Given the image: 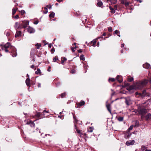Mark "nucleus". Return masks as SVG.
<instances>
[{
  "mask_svg": "<svg viewBox=\"0 0 151 151\" xmlns=\"http://www.w3.org/2000/svg\"><path fill=\"white\" fill-rule=\"evenodd\" d=\"M123 117H119L118 118V120L119 121L122 122L123 120Z\"/></svg>",
  "mask_w": 151,
  "mask_h": 151,
  "instance_id": "393cba45",
  "label": "nucleus"
},
{
  "mask_svg": "<svg viewBox=\"0 0 151 151\" xmlns=\"http://www.w3.org/2000/svg\"><path fill=\"white\" fill-rule=\"evenodd\" d=\"M37 86L39 88L40 87H41V84L40 83H38Z\"/></svg>",
  "mask_w": 151,
  "mask_h": 151,
  "instance_id": "3c124183",
  "label": "nucleus"
},
{
  "mask_svg": "<svg viewBox=\"0 0 151 151\" xmlns=\"http://www.w3.org/2000/svg\"><path fill=\"white\" fill-rule=\"evenodd\" d=\"M97 5L99 7H101L102 6L103 3L101 1H99L97 3Z\"/></svg>",
  "mask_w": 151,
  "mask_h": 151,
  "instance_id": "412c9836",
  "label": "nucleus"
},
{
  "mask_svg": "<svg viewBox=\"0 0 151 151\" xmlns=\"http://www.w3.org/2000/svg\"><path fill=\"white\" fill-rule=\"evenodd\" d=\"M109 1L111 4H114L117 2V0H107Z\"/></svg>",
  "mask_w": 151,
  "mask_h": 151,
  "instance_id": "a211bd4d",
  "label": "nucleus"
},
{
  "mask_svg": "<svg viewBox=\"0 0 151 151\" xmlns=\"http://www.w3.org/2000/svg\"><path fill=\"white\" fill-rule=\"evenodd\" d=\"M17 10L15 9H12V14L13 15H14L16 13V12Z\"/></svg>",
  "mask_w": 151,
  "mask_h": 151,
  "instance_id": "72a5a7b5",
  "label": "nucleus"
},
{
  "mask_svg": "<svg viewBox=\"0 0 151 151\" xmlns=\"http://www.w3.org/2000/svg\"><path fill=\"white\" fill-rule=\"evenodd\" d=\"M13 48V50L11 52L12 54V56L13 57H16L17 55V53L16 52V50L15 48L14 47Z\"/></svg>",
  "mask_w": 151,
  "mask_h": 151,
  "instance_id": "39448f33",
  "label": "nucleus"
},
{
  "mask_svg": "<svg viewBox=\"0 0 151 151\" xmlns=\"http://www.w3.org/2000/svg\"><path fill=\"white\" fill-rule=\"evenodd\" d=\"M134 80V78L133 77H131L128 79V81L129 82H132Z\"/></svg>",
  "mask_w": 151,
  "mask_h": 151,
  "instance_id": "f704fd0d",
  "label": "nucleus"
},
{
  "mask_svg": "<svg viewBox=\"0 0 151 151\" xmlns=\"http://www.w3.org/2000/svg\"><path fill=\"white\" fill-rule=\"evenodd\" d=\"M72 114H73V119H74V122H75L77 123L78 121L77 120L76 116L74 115L73 114V113H72Z\"/></svg>",
  "mask_w": 151,
  "mask_h": 151,
  "instance_id": "cd10ccee",
  "label": "nucleus"
},
{
  "mask_svg": "<svg viewBox=\"0 0 151 151\" xmlns=\"http://www.w3.org/2000/svg\"><path fill=\"white\" fill-rule=\"evenodd\" d=\"M20 26L19 23H18V22H16L15 23V24L14 26V27L15 29L16 30H17L19 28H20Z\"/></svg>",
  "mask_w": 151,
  "mask_h": 151,
  "instance_id": "6e6552de",
  "label": "nucleus"
},
{
  "mask_svg": "<svg viewBox=\"0 0 151 151\" xmlns=\"http://www.w3.org/2000/svg\"><path fill=\"white\" fill-rule=\"evenodd\" d=\"M108 30L109 32H112V29L111 27H110L108 28Z\"/></svg>",
  "mask_w": 151,
  "mask_h": 151,
  "instance_id": "a19ab883",
  "label": "nucleus"
},
{
  "mask_svg": "<svg viewBox=\"0 0 151 151\" xmlns=\"http://www.w3.org/2000/svg\"><path fill=\"white\" fill-rule=\"evenodd\" d=\"M129 4L130 3L129 2L127 1L126 0L125 3V4L124 5L126 6L127 7L129 5Z\"/></svg>",
  "mask_w": 151,
  "mask_h": 151,
  "instance_id": "c756f323",
  "label": "nucleus"
},
{
  "mask_svg": "<svg viewBox=\"0 0 151 151\" xmlns=\"http://www.w3.org/2000/svg\"><path fill=\"white\" fill-rule=\"evenodd\" d=\"M34 52H32L31 51V53H30V56L31 57H32L33 56H34Z\"/></svg>",
  "mask_w": 151,
  "mask_h": 151,
  "instance_id": "c03bdc74",
  "label": "nucleus"
},
{
  "mask_svg": "<svg viewBox=\"0 0 151 151\" xmlns=\"http://www.w3.org/2000/svg\"><path fill=\"white\" fill-rule=\"evenodd\" d=\"M100 38H102V39H104V40H105V38L104 39L103 37H98L97 38V39H100Z\"/></svg>",
  "mask_w": 151,
  "mask_h": 151,
  "instance_id": "603ef678",
  "label": "nucleus"
},
{
  "mask_svg": "<svg viewBox=\"0 0 151 151\" xmlns=\"http://www.w3.org/2000/svg\"><path fill=\"white\" fill-rule=\"evenodd\" d=\"M48 12V10H46L45 12H44L43 13L45 14H46Z\"/></svg>",
  "mask_w": 151,
  "mask_h": 151,
  "instance_id": "5fc2aeb1",
  "label": "nucleus"
},
{
  "mask_svg": "<svg viewBox=\"0 0 151 151\" xmlns=\"http://www.w3.org/2000/svg\"><path fill=\"white\" fill-rule=\"evenodd\" d=\"M139 93H138V92H137L135 93V94L136 95H139Z\"/></svg>",
  "mask_w": 151,
  "mask_h": 151,
  "instance_id": "bf43d9fd",
  "label": "nucleus"
},
{
  "mask_svg": "<svg viewBox=\"0 0 151 151\" xmlns=\"http://www.w3.org/2000/svg\"><path fill=\"white\" fill-rule=\"evenodd\" d=\"M138 111L140 114L142 118L144 117L145 114L147 112V110L146 109L139 107L138 109Z\"/></svg>",
  "mask_w": 151,
  "mask_h": 151,
  "instance_id": "f03ea898",
  "label": "nucleus"
},
{
  "mask_svg": "<svg viewBox=\"0 0 151 151\" xmlns=\"http://www.w3.org/2000/svg\"><path fill=\"white\" fill-rule=\"evenodd\" d=\"M77 132L79 134H80L81 133V131L80 130H77Z\"/></svg>",
  "mask_w": 151,
  "mask_h": 151,
  "instance_id": "4d7b16f0",
  "label": "nucleus"
},
{
  "mask_svg": "<svg viewBox=\"0 0 151 151\" xmlns=\"http://www.w3.org/2000/svg\"><path fill=\"white\" fill-rule=\"evenodd\" d=\"M10 45V43L9 42H7L4 45V47L5 49H7L9 48Z\"/></svg>",
  "mask_w": 151,
  "mask_h": 151,
  "instance_id": "6ab92c4d",
  "label": "nucleus"
},
{
  "mask_svg": "<svg viewBox=\"0 0 151 151\" xmlns=\"http://www.w3.org/2000/svg\"><path fill=\"white\" fill-rule=\"evenodd\" d=\"M143 67L146 69H148L150 68V65L148 63H146L143 65Z\"/></svg>",
  "mask_w": 151,
  "mask_h": 151,
  "instance_id": "1a4fd4ad",
  "label": "nucleus"
},
{
  "mask_svg": "<svg viewBox=\"0 0 151 151\" xmlns=\"http://www.w3.org/2000/svg\"><path fill=\"white\" fill-rule=\"evenodd\" d=\"M124 46V44H122L121 45V47H123Z\"/></svg>",
  "mask_w": 151,
  "mask_h": 151,
  "instance_id": "0e129e2a",
  "label": "nucleus"
},
{
  "mask_svg": "<svg viewBox=\"0 0 151 151\" xmlns=\"http://www.w3.org/2000/svg\"><path fill=\"white\" fill-rule=\"evenodd\" d=\"M109 8L111 10V12L113 13H114L115 12V11L114 9L113 8H112L111 7V6H110L109 7Z\"/></svg>",
  "mask_w": 151,
  "mask_h": 151,
  "instance_id": "5701e85b",
  "label": "nucleus"
},
{
  "mask_svg": "<svg viewBox=\"0 0 151 151\" xmlns=\"http://www.w3.org/2000/svg\"><path fill=\"white\" fill-rule=\"evenodd\" d=\"M36 116L37 117H39L40 116V113H37L36 114Z\"/></svg>",
  "mask_w": 151,
  "mask_h": 151,
  "instance_id": "ea45409f",
  "label": "nucleus"
},
{
  "mask_svg": "<svg viewBox=\"0 0 151 151\" xmlns=\"http://www.w3.org/2000/svg\"><path fill=\"white\" fill-rule=\"evenodd\" d=\"M25 82L27 86H29L30 85V79L29 78H27Z\"/></svg>",
  "mask_w": 151,
  "mask_h": 151,
  "instance_id": "2eb2a0df",
  "label": "nucleus"
},
{
  "mask_svg": "<svg viewBox=\"0 0 151 151\" xmlns=\"http://www.w3.org/2000/svg\"><path fill=\"white\" fill-rule=\"evenodd\" d=\"M133 127V126L132 125L130 127L128 128V130H132Z\"/></svg>",
  "mask_w": 151,
  "mask_h": 151,
  "instance_id": "58836bf2",
  "label": "nucleus"
},
{
  "mask_svg": "<svg viewBox=\"0 0 151 151\" xmlns=\"http://www.w3.org/2000/svg\"><path fill=\"white\" fill-rule=\"evenodd\" d=\"M131 133L129 132L126 133L124 136V137L125 138H128L131 135Z\"/></svg>",
  "mask_w": 151,
  "mask_h": 151,
  "instance_id": "4468645a",
  "label": "nucleus"
},
{
  "mask_svg": "<svg viewBox=\"0 0 151 151\" xmlns=\"http://www.w3.org/2000/svg\"><path fill=\"white\" fill-rule=\"evenodd\" d=\"M30 126L31 127H34L35 126V124L33 122L30 121Z\"/></svg>",
  "mask_w": 151,
  "mask_h": 151,
  "instance_id": "a878e982",
  "label": "nucleus"
},
{
  "mask_svg": "<svg viewBox=\"0 0 151 151\" xmlns=\"http://www.w3.org/2000/svg\"><path fill=\"white\" fill-rule=\"evenodd\" d=\"M70 72L72 73H76V70L74 69H72L71 70Z\"/></svg>",
  "mask_w": 151,
  "mask_h": 151,
  "instance_id": "79ce46f5",
  "label": "nucleus"
},
{
  "mask_svg": "<svg viewBox=\"0 0 151 151\" xmlns=\"http://www.w3.org/2000/svg\"><path fill=\"white\" fill-rule=\"evenodd\" d=\"M125 102L127 105L129 106L131 104L132 102L130 97H127L125 98Z\"/></svg>",
  "mask_w": 151,
  "mask_h": 151,
  "instance_id": "7ed1b4c3",
  "label": "nucleus"
},
{
  "mask_svg": "<svg viewBox=\"0 0 151 151\" xmlns=\"http://www.w3.org/2000/svg\"><path fill=\"white\" fill-rule=\"evenodd\" d=\"M96 42V40H93L90 43L91 45L92 46L95 47Z\"/></svg>",
  "mask_w": 151,
  "mask_h": 151,
  "instance_id": "ddd939ff",
  "label": "nucleus"
},
{
  "mask_svg": "<svg viewBox=\"0 0 151 151\" xmlns=\"http://www.w3.org/2000/svg\"><path fill=\"white\" fill-rule=\"evenodd\" d=\"M22 32L20 31H17L15 35V37H17L20 36L21 35Z\"/></svg>",
  "mask_w": 151,
  "mask_h": 151,
  "instance_id": "9b49d317",
  "label": "nucleus"
},
{
  "mask_svg": "<svg viewBox=\"0 0 151 151\" xmlns=\"http://www.w3.org/2000/svg\"><path fill=\"white\" fill-rule=\"evenodd\" d=\"M66 93L65 92L62 93L60 95L61 97L62 98H64L66 95Z\"/></svg>",
  "mask_w": 151,
  "mask_h": 151,
  "instance_id": "c85d7f7f",
  "label": "nucleus"
},
{
  "mask_svg": "<svg viewBox=\"0 0 151 151\" xmlns=\"http://www.w3.org/2000/svg\"><path fill=\"white\" fill-rule=\"evenodd\" d=\"M5 51L6 52H8V50L7 49H5Z\"/></svg>",
  "mask_w": 151,
  "mask_h": 151,
  "instance_id": "774afa93",
  "label": "nucleus"
},
{
  "mask_svg": "<svg viewBox=\"0 0 151 151\" xmlns=\"http://www.w3.org/2000/svg\"><path fill=\"white\" fill-rule=\"evenodd\" d=\"M6 35L7 36H8L10 34L9 32H7L6 33Z\"/></svg>",
  "mask_w": 151,
  "mask_h": 151,
  "instance_id": "864d4df0",
  "label": "nucleus"
},
{
  "mask_svg": "<svg viewBox=\"0 0 151 151\" xmlns=\"http://www.w3.org/2000/svg\"><path fill=\"white\" fill-rule=\"evenodd\" d=\"M54 51H55L54 48H52L51 50V52L52 53V54L53 53Z\"/></svg>",
  "mask_w": 151,
  "mask_h": 151,
  "instance_id": "a18cd8bd",
  "label": "nucleus"
},
{
  "mask_svg": "<svg viewBox=\"0 0 151 151\" xmlns=\"http://www.w3.org/2000/svg\"><path fill=\"white\" fill-rule=\"evenodd\" d=\"M115 79L114 78H109V81H111L112 82H114L115 81Z\"/></svg>",
  "mask_w": 151,
  "mask_h": 151,
  "instance_id": "e433bc0d",
  "label": "nucleus"
},
{
  "mask_svg": "<svg viewBox=\"0 0 151 151\" xmlns=\"http://www.w3.org/2000/svg\"><path fill=\"white\" fill-rule=\"evenodd\" d=\"M146 91L145 90H144L142 93H139V96H141V97H143L146 94Z\"/></svg>",
  "mask_w": 151,
  "mask_h": 151,
  "instance_id": "dca6fc26",
  "label": "nucleus"
},
{
  "mask_svg": "<svg viewBox=\"0 0 151 151\" xmlns=\"http://www.w3.org/2000/svg\"><path fill=\"white\" fill-rule=\"evenodd\" d=\"M52 45L51 44H49L48 45V47L50 48H51L52 47Z\"/></svg>",
  "mask_w": 151,
  "mask_h": 151,
  "instance_id": "6e6d98bb",
  "label": "nucleus"
},
{
  "mask_svg": "<svg viewBox=\"0 0 151 151\" xmlns=\"http://www.w3.org/2000/svg\"><path fill=\"white\" fill-rule=\"evenodd\" d=\"M106 108L108 111L109 112L110 114H111V105L110 104H108L106 105Z\"/></svg>",
  "mask_w": 151,
  "mask_h": 151,
  "instance_id": "9d476101",
  "label": "nucleus"
},
{
  "mask_svg": "<svg viewBox=\"0 0 151 151\" xmlns=\"http://www.w3.org/2000/svg\"><path fill=\"white\" fill-rule=\"evenodd\" d=\"M62 59L63 60H61V63L62 64H63L65 61L67 60V59L65 57L63 58Z\"/></svg>",
  "mask_w": 151,
  "mask_h": 151,
  "instance_id": "bb28decb",
  "label": "nucleus"
},
{
  "mask_svg": "<svg viewBox=\"0 0 151 151\" xmlns=\"http://www.w3.org/2000/svg\"><path fill=\"white\" fill-rule=\"evenodd\" d=\"M14 18L15 19H18L19 18V16L18 15H17L14 17Z\"/></svg>",
  "mask_w": 151,
  "mask_h": 151,
  "instance_id": "37998d69",
  "label": "nucleus"
},
{
  "mask_svg": "<svg viewBox=\"0 0 151 151\" xmlns=\"http://www.w3.org/2000/svg\"><path fill=\"white\" fill-rule=\"evenodd\" d=\"M126 0H120V1L121 3L123 4H125V3Z\"/></svg>",
  "mask_w": 151,
  "mask_h": 151,
  "instance_id": "7c9ffc66",
  "label": "nucleus"
},
{
  "mask_svg": "<svg viewBox=\"0 0 151 151\" xmlns=\"http://www.w3.org/2000/svg\"><path fill=\"white\" fill-rule=\"evenodd\" d=\"M80 59L81 60H85V59L84 58V57L83 55H82L80 57Z\"/></svg>",
  "mask_w": 151,
  "mask_h": 151,
  "instance_id": "2f4dec72",
  "label": "nucleus"
},
{
  "mask_svg": "<svg viewBox=\"0 0 151 151\" xmlns=\"http://www.w3.org/2000/svg\"><path fill=\"white\" fill-rule=\"evenodd\" d=\"M55 15V14L54 12H52L49 15V17H50L54 18Z\"/></svg>",
  "mask_w": 151,
  "mask_h": 151,
  "instance_id": "aec40b11",
  "label": "nucleus"
},
{
  "mask_svg": "<svg viewBox=\"0 0 151 151\" xmlns=\"http://www.w3.org/2000/svg\"><path fill=\"white\" fill-rule=\"evenodd\" d=\"M58 59L57 58V56H55L53 59V60L54 62H55L56 60H58Z\"/></svg>",
  "mask_w": 151,
  "mask_h": 151,
  "instance_id": "4c0bfd02",
  "label": "nucleus"
},
{
  "mask_svg": "<svg viewBox=\"0 0 151 151\" xmlns=\"http://www.w3.org/2000/svg\"><path fill=\"white\" fill-rule=\"evenodd\" d=\"M63 0H57V1H58L59 2H61Z\"/></svg>",
  "mask_w": 151,
  "mask_h": 151,
  "instance_id": "052dcab7",
  "label": "nucleus"
},
{
  "mask_svg": "<svg viewBox=\"0 0 151 151\" xmlns=\"http://www.w3.org/2000/svg\"><path fill=\"white\" fill-rule=\"evenodd\" d=\"M116 79L119 83L121 82L122 81V77L119 75L117 76Z\"/></svg>",
  "mask_w": 151,
  "mask_h": 151,
  "instance_id": "f8f14e48",
  "label": "nucleus"
},
{
  "mask_svg": "<svg viewBox=\"0 0 151 151\" xmlns=\"http://www.w3.org/2000/svg\"><path fill=\"white\" fill-rule=\"evenodd\" d=\"M37 49H39L40 47L41 46V45L40 44H37L35 45Z\"/></svg>",
  "mask_w": 151,
  "mask_h": 151,
  "instance_id": "c9c22d12",
  "label": "nucleus"
},
{
  "mask_svg": "<svg viewBox=\"0 0 151 151\" xmlns=\"http://www.w3.org/2000/svg\"><path fill=\"white\" fill-rule=\"evenodd\" d=\"M134 142L135 141L134 140H129L127 141L126 142V144L127 146H130L133 145L134 144Z\"/></svg>",
  "mask_w": 151,
  "mask_h": 151,
  "instance_id": "20e7f679",
  "label": "nucleus"
},
{
  "mask_svg": "<svg viewBox=\"0 0 151 151\" xmlns=\"http://www.w3.org/2000/svg\"><path fill=\"white\" fill-rule=\"evenodd\" d=\"M148 80H145L142 81H139L137 83L136 87L138 89L142 88L148 83Z\"/></svg>",
  "mask_w": 151,
  "mask_h": 151,
  "instance_id": "f257e3e1",
  "label": "nucleus"
},
{
  "mask_svg": "<svg viewBox=\"0 0 151 151\" xmlns=\"http://www.w3.org/2000/svg\"><path fill=\"white\" fill-rule=\"evenodd\" d=\"M31 67L32 68H34V65H32L31 66Z\"/></svg>",
  "mask_w": 151,
  "mask_h": 151,
  "instance_id": "13d9d810",
  "label": "nucleus"
},
{
  "mask_svg": "<svg viewBox=\"0 0 151 151\" xmlns=\"http://www.w3.org/2000/svg\"><path fill=\"white\" fill-rule=\"evenodd\" d=\"M75 49L73 47H72L71 48V49L72 50L73 52H74L75 51Z\"/></svg>",
  "mask_w": 151,
  "mask_h": 151,
  "instance_id": "09e8293b",
  "label": "nucleus"
},
{
  "mask_svg": "<svg viewBox=\"0 0 151 151\" xmlns=\"http://www.w3.org/2000/svg\"><path fill=\"white\" fill-rule=\"evenodd\" d=\"M30 121H29V122H28L27 123V124H30Z\"/></svg>",
  "mask_w": 151,
  "mask_h": 151,
  "instance_id": "69168bd1",
  "label": "nucleus"
},
{
  "mask_svg": "<svg viewBox=\"0 0 151 151\" xmlns=\"http://www.w3.org/2000/svg\"><path fill=\"white\" fill-rule=\"evenodd\" d=\"M145 117L147 121L150 120L151 119V114L150 113H148L145 116Z\"/></svg>",
  "mask_w": 151,
  "mask_h": 151,
  "instance_id": "0eeeda50",
  "label": "nucleus"
},
{
  "mask_svg": "<svg viewBox=\"0 0 151 151\" xmlns=\"http://www.w3.org/2000/svg\"><path fill=\"white\" fill-rule=\"evenodd\" d=\"M51 68V67H49V68H48L47 70L48 71H50V69Z\"/></svg>",
  "mask_w": 151,
  "mask_h": 151,
  "instance_id": "680f3d73",
  "label": "nucleus"
},
{
  "mask_svg": "<svg viewBox=\"0 0 151 151\" xmlns=\"http://www.w3.org/2000/svg\"><path fill=\"white\" fill-rule=\"evenodd\" d=\"M85 104V102L84 101H81V102L78 104V105L79 106L83 105Z\"/></svg>",
  "mask_w": 151,
  "mask_h": 151,
  "instance_id": "f3484780",
  "label": "nucleus"
},
{
  "mask_svg": "<svg viewBox=\"0 0 151 151\" xmlns=\"http://www.w3.org/2000/svg\"><path fill=\"white\" fill-rule=\"evenodd\" d=\"M19 12L21 13L22 15H23L25 13V11L23 10L19 11Z\"/></svg>",
  "mask_w": 151,
  "mask_h": 151,
  "instance_id": "473e14b6",
  "label": "nucleus"
},
{
  "mask_svg": "<svg viewBox=\"0 0 151 151\" xmlns=\"http://www.w3.org/2000/svg\"><path fill=\"white\" fill-rule=\"evenodd\" d=\"M39 22L37 21H35L34 22V24H37Z\"/></svg>",
  "mask_w": 151,
  "mask_h": 151,
  "instance_id": "49530a36",
  "label": "nucleus"
},
{
  "mask_svg": "<svg viewBox=\"0 0 151 151\" xmlns=\"http://www.w3.org/2000/svg\"><path fill=\"white\" fill-rule=\"evenodd\" d=\"M115 93V92H114L113 93H112L111 94V96H113V95H114V94Z\"/></svg>",
  "mask_w": 151,
  "mask_h": 151,
  "instance_id": "e2e57ef3",
  "label": "nucleus"
},
{
  "mask_svg": "<svg viewBox=\"0 0 151 151\" xmlns=\"http://www.w3.org/2000/svg\"><path fill=\"white\" fill-rule=\"evenodd\" d=\"M27 30L28 32L30 33H34L35 31V29L31 27H29L28 28Z\"/></svg>",
  "mask_w": 151,
  "mask_h": 151,
  "instance_id": "423d86ee",
  "label": "nucleus"
},
{
  "mask_svg": "<svg viewBox=\"0 0 151 151\" xmlns=\"http://www.w3.org/2000/svg\"><path fill=\"white\" fill-rule=\"evenodd\" d=\"M82 52V50L81 49H80L78 50V52L81 53V52Z\"/></svg>",
  "mask_w": 151,
  "mask_h": 151,
  "instance_id": "8fccbe9b",
  "label": "nucleus"
},
{
  "mask_svg": "<svg viewBox=\"0 0 151 151\" xmlns=\"http://www.w3.org/2000/svg\"><path fill=\"white\" fill-rule=\"evenodd\" d=\"M41 72L39 69H38L35 72V73L36 74H40L41 73Z\"/></svg>",
  "mask_w": 151,
  "mask_h": 151,
  "instance_id": "4be33fe9",
  "label": "nucleus"
},
{
  "mask_svg": "<svg viewBox=\"0 0 151 151\" xmlns=\"http://www.w3.org/2000/svg\"><path fill=\"white\" fill-rule=\"evenodd\" d=\"M93 128L92 127H90L88 129V131L90 132H93Z\"/></svg>",
  "mask_w": 151,
  "mask_h": 151,
  "instance_id": "b1692460",
  "label": "nucleus"
},
{
  "mask_svg": "<svg viewBox=\"0 0 151 151\" xmlns=\"http://www.w3.org/2000/svg\"><path fill=\"white\" fill-rule=\"evenodd\" d=\"M119 31L117 30H116L115 31V34H117L118 33H119Z\"/></svg>",
  "mask_w": 151,
  "mask_h": 151,
  "instance_id": "de8ad7c7",
  "label": "nucleus"
},
{
  "mask_svg": "<svg viewBox=\"0 0 151 151\" xmlns=\"http://www.w3.org/2000/svg\"><path fill=\"white\" fill-rule=\"evenodd\" d=\"M106 35V33H104L103 34V35L104 36H105V35Z\"/></svg>",
  "mask_w": 151,
  "mask_h": 151,
  "instance_id": "338daca9",
  "label": "nucleus"
}]
</instances>
